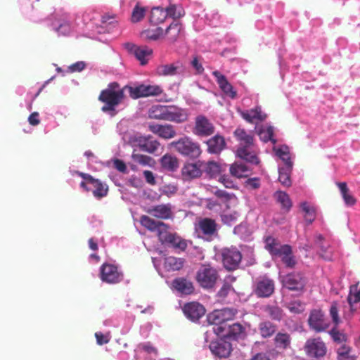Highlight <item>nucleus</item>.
Segmentation results:
<instances>
[{
	"label": "nucleus",
	"instance_id": "1",
	"mask_svg": "<svg viewBox=\"0 0 360 360\" xmlns=\"http://www.w3.org/2000/svg\"><path fill=\"white\" fill-rule=\"evenodd\" d=\"M148 117L180 124L188 120V114L186 110L174 105H155L149 109Z\"/></svg>",
	"mask_w": 360,
	"mask_h": 360
},
{
	"label": "nucleus",
	"instance_id": "2",
	"mask_svg": "<svg viewBox=\"0 0 360 360\" xmlns=\"http://www.w3.org/2000/svg\"><path fill=\"white\" fill-rule=\"evenodd\" d=\"M125 86L120 88V84L116 82L110 83L107 88L102 90L98 96V100L105 103L101 108L103 112H107L115 111L117 106L124 98Z\"/></svg>",
	"mask_w": 360,
	"mask_h": 360
},
{
	"label": "nucleus",
	"instance_id": "3",
	"mask_svg": "<svg viewBox=\"0 0 360 360\" xmlns=\"http://www.w3.org/2000/svg\"><path fill=\"white\" fill-rule=\"evenodd\" d=\"M171 146L181 155L191 158H198L202 153L200 144L188 136L172 142Z\"/></svg>",
	"mask_w": 360,
	"mask_h": 360
},
{
	"label": "nucleus",
	"instance_id": "4",
	"mask_svg": "<svg viewBox=\"0 0 360 360\" xmlns=\"http://www.w3.org/2000/svg\"><path fill=\"white\" fill-rule=\"evenodd\" d=\"M195 278L200 287L210 289L215 285L219 278V274L210 264H202L197 271Z\"/></svg>",
	"mask_w": 360,
	"mask_h": 360
},
{
	"label": "nucleus",
	"instance_id": "5",
	"mask_svg": "<svg viewBox=\"0 0 360 360\" xmlns=\"http://www.w3.org/2000/svg\"><path fill=\"white\" fill-rule=\"evenodd\" d=\"M238 311L234 308H224L221 309H216L207 315V319L210 324L214 325V327L228 325L227 321L233 320Z\"/></svg>",
	"mask_w": 360,
	"mask_h": 360
},
{
	"label": "nucleus",
	"instance_id": "6",
	"mask_svg": "<svg viewBox=\"0 0 360 360\" xmlns=\"http://www.w3.org/2000/svg\"><path fill=\"white\" fill-rule=\"evenodd\" d=\"M305 354L311 358L321 359L326 356L327 347L320 337L308 339L304 346Z\"/></svg>",
	"mask_w": 360,
	"mask_h": 360
},
{
	"label": "nucleus",
	"instance_id": "7",
	"mask_svg": "<svg viewBox=\"0 0 360 360\" xmlns=\"http://www.w3.org/2000/svg\"><path fill=\"white\" fill-rule=\"evenodd\" d=\"M125 89H127L129 96L133 99L158 96L162 93V88L158 85L141 84L134 87L127 85Z\"/></svg>",
	"mask_w": 360,
	"mask_h": 360
},
{
	"label": "nucleus",
	"instance_id": "8",
	"mask_svg": "<svg viewBox=\"0 0 360 360\" xmlns=\"http://www.w3.org/2000/svg\"><path fill=\"white\" fill-rule=\"evenodd\" d=\"M213 330L218 336L234 340L242 338L245 335V328L238 323L224 325V328L213 327Z\"/></svg>",
	"mask_w": 360,
	"mask_h": 360
},
{
	"label": "nucleus",
	"instance_id": "9",
	"mask_svg": "<svg viewBox=\"0 0 360 360\" xmlns=\"http://www.w3.org/2000/svg\"><path fill=\"white\" fill-rule=\"evenodd\" d=\"M307 283V279L300 272H292L282 278L283 286L290 291L302 292Z\"/></svg>",
	"mask_w": 360,
	"mask_h": 360
},
{
	"label": "nucleus",
	"instance_id": "10",
	"mask_svg": "<svg viewBox=\"0 0 360 360\" xmlns=\"http://www.w3.org/2000/svg\"><path fill=\"white\" fill-rule=\"evenodd\" d=\"M215 131L213 123L205 115H199L195 118L192 132L198 137H207Z\"/></svg>",
	"mask_w": 360,
	"mask_h": 360
},
{
	"label": "nucleus",
	"instance_id": "11",
	"mask_svg": "<svg viewBox=\"0 0 360 360\" xmlns=\"http://www.w3.org/2000/svg\"><path fill=\"white\" fill-rule=\"evenodd\" d=\"M100 278L103 282L109 284H116L123 279V274L118 270L117 266L104 263L100 267Z\"/></svg>",
	"mask_w": 360,
	"mask_h": 360
},
{
	"label": "nucleus",
	"instance_id": "12",
	"mask_svg": "<svg viewBox=\"0 0 360 360\" xmlns=\"http://www.w3.org/2000/svg\"><path fill=\"white\" fill-rule=\"evenodd\" d=\"M221 257L223 265L229 271L238 269L242 259L241 252L236 248H224Z\"/></svg>",
	"mask_w": 360,
	"mask_h": 360
},
{
	"label": "nucleus",
	"instance_id": "13",
	"mask_svg": "<svg viewBox=\"0 0 360 360\" xmlns=\"http://www.w3.org/2000/svg\"><path fill=\"white\" fill-rule=\"evenodd\" d=\"M308 324L309 328L316 333L326 330L330 326L325 318L324 313L320 309H314L310 312Z\"/></svg>",
	"mask_w": 360,
	"mask_h": 360
},
{
	"label": "nucleus",
	"instance_id": "14",
	"mask_svg": "<svg viewBox=\"0 0 360 360\" xmlns=\"http://www.w3.org/2000/svg\"><path fill=\"white\" fill-rule=\"evenodd\" d=\"M183 311L186 318L195 322L205 315L206 310L199 302H191L184 304Z\"/></svg>",
	"mask_w": 360,
	"mask_h": 360
},
{
	"label": "nucleus",
	"instance_id": "15",
	"mask_svg": "<svg viewBox=\"0 0 360 360\" xmlns=\"http://www.w3.org/2000/svg\"><path fill=\"white\" fill-rule=\"evenodd\" d=\"M124 47L130 53L134 54L142 65L148 63V58H146L153 53V50L147 46H137L129 42L125 43Z\"/></svg>",
	"mask_w": 360,
	"mask_h": 360
},
{
	"label": "nucleus",
	"instance_id": "16",
	"mask_svg": "<svg viewBox=\"0 0 360 360\" xmlns=\"http://www.w3.org/2000/svg\"><path fill=\"white\" fill-rule=\"evenodd\" d=\"M146 212L152 217L160 219H169L173 218L172 205L169 203L160 204L148 208Z\"/></svg>",
	"mask_w": 360,
	"mask_h": 360
},
{
	"label": "nucleus",
	"instance_id": "17",
	"mask_svg": "<svg viewBox=\"0 0 360 360\" xmlns=\"http://www.w3.org/2000/svg\"><path fill=\"white\" fill-rule=\"evenodd\" d=\"M275 285L273 280L263 278L256 283L254 292L258 297H269L274 292Z\"/></svg>",
	"mask_w": 360,
	"mask_h": 360
},
{
	"label": "nucleus",
	"instance_id": "18",
	"mask_svg": "<svg viewBox=\"0 0 360 360\" xmlns=\"http://www.w3.org/2000/svg\"><path fill=\"white\" fill-rule=\"evenodd\" d=\"M202 162L198 161L195 163L187 162L184 164L181 170V177L184 181H191L200 177L202 174Z\"/></svg>",
	"mask_w": 360,
	"mask_h": 360
},
{
	"label": "nucleus",
	"instance_id": "19",
	"mask_svg": "<svg viewBox=\"0 0 360 360\" xmlns=\"http://www.w3.org/2000/svg\"><path fill=\"white\" fill-rule=\"evenodd\" d=\"M148 129L151 132L164 139H170L176 135L174 127L169 124H149Z\"/></svg>",
	"mask_w": 360,
	"mask_h": 360
},
{
	"label": "nucleus",
	"instance_id": "20",
	"mask_svg": "<svg viewBox=\"0 0 360 360\" xmlns=\"http://www.w3.org/2000/svg\"><path fill=\"white\" fill-rule=\"evenodd\" d=\"M209 347L212 353L219 358L229 356L232 351L231 344L224 340L212 342Z\"/></svg>",
	"mask_w": 360,
	"mask_h": 360
},
{
	"label": "nucleus",
	"instance_id": "21",
	"mask_svg": "<svg viewBox=\"0 0 360 360\" xmlns=\"http://www.w3.org/2000/svg\"><path fill=\"white\" fill-rule=\"evenodd\" d=\"M212 75L221 90L229 98L234 99L237 97V92L234 90L233 86L229 82L226 77L219 71L215 70L212 72Z\"/></svg>",
	"mask_w": 360,
	"mask_h": 360
},
{
	"label": "nucleus",
	"instance_id": "22",
	"mask_svg": "<svg viewBox=\"0 0 360 360\" xmlns=\"http://www.w3.org/2000/svg\"><path fill=\"white\" fill-rule=\"evenodd\" d=\"M196 230L200 231L204 236H212L217 231V224L213 219L202 218L198 221Z\"/></svg>",
	"mask_w": 360,
	"mask_h": 360
},
{
	"label": "nucleus",
	"instance_id": "23",
	"mask_svg": "<svg viewBox=\"0 0 360 360\" xmlns=\"http://www.w3.org/2000/svg\"><path fill=\"white\" fill-rule=\"evenodd\" d=\"M239 113L249 123L255 121L262 122L266 118V115L262 112L261 106H256L248 110H240Z\"/></svg>",
	"mask_w": 360,
	"mask_h": 360
},
{
	"label": "nucleus",
	"instance_id": "24",
	"mask_svg": "<svg viewBox=\"0 0 360 360\" xmlns=\"http://www.w3.org/2000/svg\"><path fill=\"white\" fill-rule=\"evenodd\" d=\"M139 148L148 153H155L160 146V142L151 136L140 137L138 140Z\"/></svg>",
	"mask_w": 360,
	"mask_h": 360
},
{
	"label": "nucleus",
	"instance_id": "25",
	"mask_svg": "<svg viewBox=\"0 0 360 360\" xmlns=\"http://www.w3.org/2000/svg\"><path fill=\"white\" fill-rule=\"evenodd\" d=\"M206 143L207 145V152L211 154L219 153L226 147L224 138L218 134L210 139Z\"/></svg>",
	"mask_w": 360,
	"mask_h": 360
},
{
	"label": "nucleus",
	"instance_id": "26",
	"mask_svg": "<svg viewBox=\"0 0 360 360\" xmlns=\"http://www.w3.org/2000/svg\"><path fill=\"white\" fill-rule=\"evenodd\" d=\"M226 169V164H220L215 161H208L205 169V173L210 178H216Z\"/></svg>",
	"mask_w": 360,
	"mask_h": 360
},
{
	"label": "nucleus",
	"instance_id": "27",
	"mask_svg": "<svg viewBox=\"0 0 360 360\" xmlns=\"http://www.w3.org/2000/svg\"><path fill=\"white\" fill-rule=\"evenodd\" d=\"M236 154L238 158L250 164L259 165L260 162L256 153L250 150V147H238Z\"/></svg>",
	"mask_w": 360,
	"mask_h": 360
},
{
	"label": "nucleus",
	"instance_id": "28",
	"mask_svg": "<svg viewBox=\"0 0 360 360\" xmlns=\"http://www.w3.org/2000/svg\"><path fill=\"white\" fill-rule=\"evenodd\" d=\"M234 136L240 143V147H251L254 143V137L244 129L237 128L233 132Z\"/></svg>",
	"mask_w": 360,
	"mask_h": 360
},
{
	"label": "nucleus",
	"instance_id": "29",
	"mask_svg": "<svg viewBox=\"0 0 360 360\" xmlns=\"http://www.w3.org/2000/svg\"><path fill=\"white\" fill-rule=\"evenodd\" d=\"M172 285L176 290L183 294L190 295L194 291L193 283L184 278L174 279Z\"/></svg>",
	"mask_w": 360,
	"mask_h": 360
},
{
	"label": "nucleus",
	"instance_id": "30",
	"mask_svg": "<svg viewBox=\"0 0 360 360\" xmlns=\"http://www.w3.org/2000/svg\"><path fill=\"white\" fill-rule=\"evenodd\" d=\"M158 73L160 75L169 76L179 74L183 71L182 65L180 63L162 65L158 68Z\"/></svg>",
	"mask_w": 360,
	"mask_h": 360
},
{
	"label": "nucleus",
	"instance_id": "31",
	"mask_svg": "<svg viewBox=\"0 0 360 360\" xmlns=\"http://www.w3.org/2000/svg\"><path fill=\"white\" fill-rule=\"evenodd\" d=\"M263 311L269 319L275 321H281L285 315L283 310L276 304L265 305Z\"/></svg>",
	"mask_w": 360,
	"mask_h": 360
},
{
	"label": "nucleus",
	"instance_id": "32",
	"mask_svg": "<svg viewBox=\"0 0 360 360\" xmlns=\"http://www.w3.org/2000/svg\"><path fill=\"white\" fill-rule=\"evenodd\" d=\"M181 31H182V25L179 22L174 21L166 29L165 34L167 37V39L170 43H174L180 37Z\"/></svg>",
	"mask_w": 360,
	"mask_h": 360
},
{
	"label": "nucleus",
	"instance_id": "33",
	"mask_svg": "<svg viewBox=\"0 0 360 360\" xmlns=\"http://www.w3.org/2000/svg\"><path fill=\"white\" fill-rule=\"evenodd\" d=\"M165 245L181 251H184L187 248L186 240L176 233H172V235L168 236Z\"/></svg>",
	"mask_w": 360,
	"mask_h": 360
},
{
	"label": "nucleus",
	"instance_id": "34",
	"mask_svg": "<svg viewBox=\"0 0 360 360\" xmlns=\"http://www.w3.org/2000/svg\"><path fill=\"white\" fill-rule=\"evenodd\" d=\"M258 330L263 338H269L275 334L276 326L269 321H265L259 323Z\"/></svg>",
	"mask_w": 360,
	"mask_h": 360
},
{
	"label": "nucleus",
	"instance_id": "35",
	"mask_svg": "<svg viewBox=\"0 0 360 360\" xmlns=\"http://www.w3.org/2000/svg\"><path fill=\"white\" fill-rule=\"evenodd\" d=\"M336 185L340 189V193L346 205L352 206L356 202V198L349 193L346 182H337Z\"/></svg>",
	"mask_w": 360,
	"mask_h": 360
},
{
	"label": "nucleus",
	"instance_id": "36",
	"mask_svg": "<svg viewBox=\"0 0 360 360\" xmlns=\"http://www.w3.org/2000/svg\"><path fill=\"white\" fill-rule=\"evenodd\" d=\"M160 164L165 169L173 172L178 168L179 160L175 156L167 153L161 158Z\"/></svg>",
	"mask_w": 360,
	"mask_h": 360
},
{
	"label": "nucleus",
	"instance_id": "37",
	"mask_svg": "<svg viewBox=\"0 0 360 360\" xmlns=\"http://www.w3.org/2000/svg\"><path fill=\"white\" fill-rule=\"evenodd\" d=\"M139 221L143 227L152 232H156L160 226H164V222L156 221L147 215H142Z\"/></svg>",
	"mask_w": 360,
	"mask_h": 360
},
{
	"label": "nucleus",
	"instance_id": "38",
	"mask_svg": "<svg viewBox=\"0 0 360 360\" xmlns=\"http://www.w3.org/2000/svg\"><path fill=\"white\" fill-rule=\"evenodd\" d=\"M274 197L276 202L281 204L282 209H285L287 212L291 209L292 202L287 193L277 191L274 193Z\"/></svg>",
	"mask_w": 360,
	"mask_h": 360
},
{
	"label": "nucleus",
	"instance_id": "39",
	"mask_svg": "<svg viewBox=\"0 0 360 360\" xmlns=\"http://www.w3.org/2000/svg\"><path fill=\"white\" fill-rule=\"evenodd\" d=\"M274 344L277 348L288 349L291 344L290 335L287 333H278L274 338Z\"/></svg>",
	"mask_w": 360,
	"mask_h": 360
},
{
	"label": "nucleus",
	"instance_id": "40",
	"mask_svg": "<svg viewBox=\"0 0 360 360\" xmlns=\"http://www.w3.org/2000/svg\"><path fill=\"white\" fill-rule=\"evenodd\" d=\"M292 167H282L278 168V181L285 187H290L292 185L290 179Z\"/></svg>",
	"mask_w": 360,
	"mask_h": 360
},
{
	"label": "nucleus",
	"instance_id": "41",
	"mask_svg": "<svg viewBox=\"0 0 360 360\" xmlns=\"http://www.w3.org/2000/svg\"><path fill=\"white\" fill-rule=\"evenodd\" d=\"M167 18V12L162 8L155 7L151 10L150 22L153 25L163 22Z\"/></svg>",
	"mask_w": 360,
	"mask_h": 360
},
{
	"label": "nucleus",
	"instance_id": "42",
	"mask_svg": "<svg viewBox=\"0 0 360 360\" xmlns=\"http://www.w3.org/2000/svg\"><path fill=\"white\" fill-rule=\"evenodd\" d=\"M164 266L167 271H178L183 267L184 259L169 256L165 259Z\"/></svg>",
	"mask_w": 360,
	"mask_h": 360
},
{
	"label": "nucleus",
	"instance_id": "43",
	"mask_svg": "<svg viewBox=\"0 0 360 360\" xmlns=\"http://www.w3.org/2000/svg\"><path fill=\"white\" fill-rule=\"evenodd\" d=\"M229 172L232 176L240 179L247 176L248 168L243 163L234 162L231 165Z\"/></svg>",
	"mask_w": 360,
	"mask_h": 360
},
{
	"label": "nucleus",
	"instance_id": "44",
	"mask_svg": "<svg viewBox=\"0 0 360 360\" xmlns=\"http://www.w3.org/2000/svg\"><path fill=\"white\" fill-rule=\"evenodd\" d=\"M95 189L93 191L94 195L97 198L105 197L108 194V186L104 185L100 180L94 179L90 183Z\"/></svg>",
	"mask_w": 360,
	"mask_h": 360
},
{
	"label": "nucleus",
	"instance_id": "45",
	"mask_svg": "<svg viewBox=\"0 0 360 360\" xmlns=\"http://www.w3.org/2000/svg\"><path fill=\"white\" fill-rule=\"evenodd\" d=\"M302 210L305 213L304 218L307 224H311L316 218V210L314 207L310 206L307 202L300 204Z\"/></svg>",
	"mask_w": 360,
	"mask_h": 360
},
{
	"label": "nucleus",
	"instance_id": "46",
	"mask_svg": "<svg viewBox=\"0 0 360 360\" xmlns=\"http://www.w3.org/2000/svg\"><path fill=\"white\" fill-rule=\"evenodd\" d=\"M131 158L134 162L142 166L151 165L154 162L152 158L146 155L135 153L134 152L131 155Z\"/></svg>",
	"mask_w": 360,
	"mask_h": 360
},
{
	"label": "nucleus",
	"instance_id": "47",
	"mask_svg": "<svg viewBox=\"0 0 360 360\" xmlns=\"http://www.w3.org/2000/svg\"><path fill=\"white\" fill-rule=\"evenodd\" d=\"M213 194L221 200L223 202L228 203L232 200H236V196L233 193H229L224 190L216 189L212 191Z\"/></svg>",
	"mask_w": 360,
	"mask_h": 360
},
{
	"label": "nucleus",
	"instance_id": "48",
	"mask_svg": "<svg viewBox=\"0 0 360 360\" xmlns=\"http://www.w3.org/2000/svg\"><path fill=\"white\" fill-rule=\"evenodd\" d=\"M347 301L350 307H352L353 304L360 302V290H358L357 285H353L350 287Z\"/></svg>",
	"mask_w": 360,
	"mask_h": 360
},
{
	"label": "nucleus",
	"instance_id": "49",
	"mask_svg": "<svg viewBox=\"0 0 360 360\" xmlns=\"http://www.w3.org/2000/svg\"><path fill=\"white\" fill-rule=\"evenodd\" d=\"M163 30L161 27H157L155 30H145L141 33V35L146 39L157 40L163 35Z\"/></svg>",
	"mask_w": 360,
	"mask_h": 360
},
{
	"label": "nucleus",
	"instance_id": "50",
	"mask_svg": "<svg viewBox=\"0 0 360 360\" xmlns=\"http://www.w3.org/2000/svg\"><path fill=\"white\" fill-rule=\"evenodd\" d=\"M169 226L164 223V226H160L156 231L158 240L162 244H165L168 236L172 234V233L169 231Z\"/></svg>",
	"mask_w": 360,
	"mask_h": 360
},
{
	"label": "nucleus",
	"instance_id": "51",
	"mask_svg": "<svg viewBox=\"0 0 360 360\" xmlns=\"http://www.w3.org/2000/svg\"><path fill=\"white\" fill-rule=\"evenodd\" d=\"M276 155L283 162V163L285 165L284 167H292L293 163L291 160V158L290 156V153L288 150V148H285V150L283 148L278 149L276 151Z\"/></svg>",
	"mask_w": 360,
	"mask_h": 360
},
{
	"label": "nucleus",
	"instance_id": "52",
	"mask_svg": "<svg viewBox=\"0 0 360 360\" xmlns=\"http://www.w3.org/2000/svg\"><path fill=\"white\" fill-rule=\"evenodd\" d=\"M265 248L272 255L276 249L278 248L281 244L279 241L272 236H268L265 238Z\"/></svg>",
	"mask_w": 360,
	"mask_h": 360
},
{
	"label": "nucleus",
	"instance_id": "53",
	"mask_svg": "<svg viewBox=\"0 0 360 360\" xmlns=\"http://www.w3.org/2000/svg\"><path fill=\"white\" fill-rule=\"evenodd\" d=\"M137 350L139 352H144L148 354H153L154 356H157L158 354L157 348H155L149 342L139 344L137 346Z\"/></svg>",
	"mask_w": 360,
	"mask_h": 360
},
{
	"label": "nucleus",
	"instance_id": "54",
	"mask_svg": "<svg viewBox=\"0 0 360 360\" xmlns=\"http://www.w3.org/2000/svg\"><path fill=\"white\" fill-rule=\"evenodd\" d=\"M146 13V9L143 7H140L139 5H136L132 11L131 13V21L133 22H137L141 20Z\"/></svg>",
	"mask_w": 360,
	"mask_h": 360
},
{
	"label": "nucleus",
	"instance_id": "55",
	"mask_svg": "<svg viewBox=\"0 0 360 360\" xmlns=\"http://www.w3.org/2000/svg\"><path fill=\"white\" fill-rule=\"evenodd\" d=\"M221 218L224 224L231 226L236 221L238 213L236 212L224 213L221 215Z\"/></svg>",
	"mask_w": 360,
	"mask_h": 360
},
{
	"label": "nucleus",
	"instance_id": "56",
	"mask_svg": "<svg viewBox=\"0 0 360 360\" xmlns=\"http://www.w3.org/2000/svg\"><path fill=\"white\" fill-rule=\"evenodd\" d=\"M165 11L167 12V17H171L174 19L179 18L184 15L182 9L177 10L175 5H170L168 6Z\"/></svg>",
	"mask_w": 360,
	"mask_h": 360
},
{
	"label": "nucleus",
	"instance_id": "57",
	"mask_svg": "<svg viewBox=\"0 0 360 360\" xmlns=\"http://www.w3.org/2000/svg\"><path fill=\"white\" fill-rule=\"evenodd\" d=\"M330 315L332 318L333 323L335 325V326H338L340 323V320L338 315V303L335 301L331 303L330 308Z\"/></svg>",
	"mask_w": 360,
	"mask_h": 360
},
{
	"label": "nucleus",
	"instance_id": "58",
	"mask_svg": "<svg viewBox=\"0 0 360 360\" xmlns=\"http://www.w3.org/2000/svg\"><path fill=\"white\" fill-rule=\"evenodd\" d=\"M288 309L293 314H300L304 311V306L300 301H292L288 304Z\"/></svg>",
	"mask_w": 360,
	"mask_h": 360
},
{
	"label": "nucleus",
	"instance_id": "59",
	"mask_svg": "<svg viewBox=\"0 0 360 360\" xmlns=\"http://www.w3.org/2000/svg\"><path fill=\"white\" fill-rule=\"evenodd\" d=\"M291 252V247L289 245H281L273 252V257H281V259L288 253Z\"/></svg>",
	"mask_w": 360,
	"mask_h": 360
},
{
	"label": "nucleus",
	"instance_id": "60",
	"mask_svg": "<svg viewBox=\"0 0 360 360\" xmlns=\"http://www.w3.org/2000/svg\"><path fill=\"white\" fill-rule=\"evenodd\" d=\"M260 186V179L258 177L249 178L245 181V186L248 189H258Z\"/></svg>",
	"mask_w": 360,
	"mask_h": 360
},
{
	"label": "nucleus",
	"instance_id": "61",
	"mask_svg": "<svg viewBox=\"0 0 360 360\" xmlns=\"http://www.w3.org/2000/svg\"><path fill=\"white\" fill-rule=\"evenodd\" d=\"M351 350H352V348L349 346H348L345 344H343L342 346H340L338 349L337 353H338L339 357H342L344 359H349V358H352V356H349V353H350Z\"/></svg>",
	"mask_w": 360,
	"mask_h": 360
},
{
	"label": "nucleus",
	"instance_id": "62",
	"mask_svg": "<svg viewBox=\"0 0 360 360\" xmlns=\"http://www.w3.org/2000/svg\"><path fill=\"white\" fill-rule=\"evenodd\" d=\"M282 262L285 265L286 267L288 268H294L296 264V261L292 255V251L291 250L290 253H288L285 255L282 259Z\"/></svg>",
	"mask_w": 360,
	"mask_h": 360
},
{
	"label": "nucleus",
	"instance_id": "63",
	"mask_svg": "<svg viewBox=\"0 0 360 360\" xmlns=\"http://www.w3.org/2000/svg\"><path fill=\"white\" fill-rule=\"evenodd\" d=\"M71 27L70 24L66 21L60 23L55 30L61 35H67L70 32Z\"/></svg>",
	"mask_w": 360,
	"mask_h": 360
},
{
	"label": "nucleus",
	"instance_id": "64",
	"mask_svg": "<svg viewBox=\"0 0 360 360\" xmlns=\"http://www.w3.org/2000/svg\"><path fill=\"white\" fill-rule=\"evenodd\" d=\"M330 335L335 342H342L346 340V335L339 332L335 327L330 331Z\"/></svg>",
	"mask_w": 360,
	"mask_h": 360
}]
</instances>
